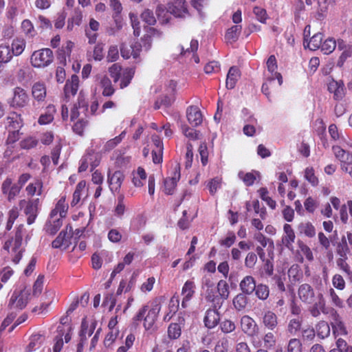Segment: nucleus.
I'll list each match as a JSON object with an SVG mask.
<instances>
[{"label": "nucleus", "mask_w": 352, "mask_h": 352, "mask_svg": "<svg viewBox=\"0 0 352 352\" xmlns=\"http://www.w3.org/2000/svg\"><path fill=\"white\" fill-rule=\"evenodd\" d=\"M344 83L342 81L337 82V86L336 87V89L334 90V98L336 100H341L345 93H344Z\"/></svg>", "instance_id": "obj_61"}, {"label": "nucleus", "mask_w": 352, "mask_h": 352, "mask_svg": "<svg viewBox=\"0 0 352 352\" xmlns=\"http://www.w3.org/2000/svg\"><path fill=\"white\" fill-rule=\"evenodd\" d=\"M221 179L218 177H215L211 179L208 184L210 193L212 195H214L217 189L221 187Z\"/></svg>", "instance_id": "obj_54"}, {"label": "nucleus", "mask_w": 352, "mask_h": 352, "mask_svg": "<svg viewBox=\"0 0 352 352\" xmlns=\"http://www.w3.org/2000/svg\"><path fill=\"white\" fill-rule=\"evenodd\" d=\"M12 52L8 45H0V63H8L12 57Z\"/></svg>", "instance_id": "obj_38"}, {"label": "nucleus", "mask_w": 352, "mask_h": 352, "mask_svg": "<svg viewBox=\"0 0 352 352\" xmlns=\"http://www.w3.org/2000/svg\"><path fill=\"white\" fill-rule=\"evenodd\" d=\"M38 144V140L33 137H28L20 142L21 148L30 149L35 147Z\"/></svg>", "instance_id": "obj_51"}, {"label": "nucleus", "mask_w": 352, "mask_h": 352, "mask_svg": "<svg viewBox=\"0 0 352 352\" xmlns=\"http://www.w3.org/2000/svg\"><path fill=\"white\" fill-rule=\"evenodd\" d=\"M124 179V175L120 170H116L113 174L108 173V183L112 192H120L122 184Z\"/></svg>", "instance_id": "obj_9"}, {"label": "nucleus", "mask_w": 352, "mask_h": 352, "mask_svg": "<svg viewBox=\"0 0 352 352\" xmlns=\"http://www.w3.org/2000/svg\"><path fill=\"white\" fill-rule=\"evenodd\" d=\"M346 259L347 257L339 258L337 260V265L345 273L346 278L352 280V272L350 270L349 265L346 262Z\"/></svg>", "instance_id": "obj_40"}, {"label": "nucleus", "mask_w": 352, "mask_h": 352, "mask_svg": "<svg viewBox=\"0 0 352 352\" xmlns=\"http://www.w3.org/2000/svg\"><path fill=\"white\" fill-rule=\"evenodd\" d=\"M32 96L37 101H43L46 97V88L44 84L37 82L32 87Z\"/></svg>", "instance_id": "obj_25"}, {"label": "nucleus", "mask_w": 352, "mask_h": 352, "mask_svg": "<svg viewBox=\"0 0 352 352\" xmlns=\"http://www.w3.org/2000/svg\"><path fill=\"white\" fill-rule=\"evenodd\" d=\"M28 102L29 96L26 91L21 87H16L14 89L10 105L15 108H22L26 106Z\"/></svg>", "instance_id": "obj_6"}, {"label": "nucleus", "mask_w": 352, "mask_h": 352, "mask_svg": "<svg viewBox=\"0 0 352 352\" xmlns=\"http://www.w3.org/2000/svg\"><path fill=\"white\" fill-rule=\"evenodd\" d=\"M146 32H147V34L144 35V36L141 39V41H142L141 44L145 51H148L151 47V44H152L151 36L154 35L155 33H158V31L153 28H149L148 29V30H146Z\"/></svg>", "instance_id": "obj_30"}, {"label": "nucleus", "mask_w": 352, "mask_h": 352, "mask_svg": "<svg viewBox=\"0 0 352 352\" xmlns=\"http://www.w3.org/2000/svg\"><path fill=\"white\" fill-rule=\"evenodd\" d=\"M256 297L262 300H266L270 295V289L267 285L264 284H258L254 290Z\"/></svg>", "instance_id": "obj_35"}, {"label": "nucleus", "mask_w": 352, "mask_h": 352, "mask_svg": "<svg viewBox=\"0 0 352 352\" xmlns=\"http://www.w3.org/2000/svg\"><path fill=\"white\" fill-rule=\"evenodd\" d=\"M241 25H235L232 26L226 33V40L230 43L236 41L241 34Z\"/></svg>", "instance_id": "obj_27"}, {"label": "nucleus", "mask_w": 352, "mask_h": 352, "mask_svg": "<svg viewBox=\"0 0 352 352\" xmlns=\"http://www.w3.org/2000/svg\"><path fill=\"white\" fill-rule=\"evenodd\" d=\"M168 12L177 18H184L188 14L186 3L185 0H174L168 4Z\"/></svg>", "instance_id": "obj_7"}, {"label": "nucleus", "mask_w": 352, "mask_h": 352, "mask_svg": "<svg viewBox=\"0 0 352 352\" xmlns=\"http://www.w3.org/2000/svg\"><path fill=\"white\" fill-rule=\"evenodd\" d=\"M238 177L241 180H243V182L245 183V184L247 186H250L253 185V184L254 183V181L256 180V177L252 173H245L243 171H240L238 173Z\"/></svg>", "instance_id": "obj_44"}, {"label": "nucleus", "mask_w": 352, "mask_h": 352, "mask_svg": "<svg viewBox=\"0 0 352 352\" xmlns=\"http://www.w3.org/2000/svg\"><path fill=\"white\" fill-rule=\"evenodd\" d=\"M239 76H240L239 69L235 66L231 67L230 68L228 75H227V78H226V87L230 89H233L234 87L236 82L238 78H239Z\"/></svg>", "instance_id": "obj_20"}, {"label": "nucleus", "mask_w": 352, "mask_h": 352, "mask_svg": "<svg viewBox=\"0 0 352 352\" xmlns=\"http://www.w3.org/2000/svg\"><path fill=\"white\" fill-rule=\"evenodd\" d=\"M316 331L317 336L321 339L327 338L331 332L329 324L324 320L320 321L316 325Z\"/></svg>", "instance_id": "obj_26"}, {"label": "nucleus", "mask_w": 352, "mask_h": 352, "mask_svg": "<svg viewBox=\"0 0 352 352\" xmlns=\"http://www.w3.org/2000/svg\"><path fill=\"white\" fill-rule=\"evenodd\" d=\"M236 328L234 322L230 320H225L221 323V329L223 333H228L234 331Z\"/></svg>", "instance_id": "obj_62"}, {"label": "nucleus", "mask_w": 352, "mask_h": 352, "mask_svg": "<svg viewBox=\"0 0 352 352\" xmlns=\"http://www.w3.org/2000/svg\"><path fill=\"white\" fill-rule=\"evenodd\" d=\"M330 324L335 336L346 335V328L338 312L332 309L330 311Z\"/></svg>", "instance_id": "obj_4"}, {"label": "nucleus", "mask_w": 352, "mask_h": 352, "mask_svg": "<svg viewBox=\"0 0 352 352\" xmlns=\"http://www.w3.org/2000/svg\"><path fill=\"white\" fill-rule=\"evenodd\" d=\"M121 67L118 64H113L109 69L111 77L113 79L114 82L118 81L120 76Z\"/></svg>", "instance_id": "obj_56"}, {"label": "nucleus", "mask_w": 352, "mask_h": 352, "mask_svg": "<svg viewBox=\"0 0 352 352\" xmlns=\"http://www.w3.org/2000/svg\"><path fill=\"white\" fill-rule=\"evenodd\" d=\"M253 12L260 22L263 23H265L267 15L265 9L256 6L254 8Z\"/></svg>", "instance_id": "obj_57"}, {"label": "nucleus", "mask_w": 352, "mask_h": 352, "mask_svg": "<svg viewBox=\"0 0 352 352\" xmlns=\"http://www.w3.org/2000/svg\"><path fill=\"white\" fill-rule=\"evenodd\" d=\"M87 120H85L83 119L78 120L72 127L74 132L79 135H82L84 129L87 126Z\"/></svg>", "instance_id": "obj_55"}, {"label": "nucleus", "mask_w": 352, "mask_h": 352, "mask_svg": "<svg viewBox=\"0 0 352 352\" xmlns=\"http://www.w3.org/2000/svg\"><path fill=\"white\" fill-rule=\"evenodd\" d=\"M79 87V78L77 75L73 74L70 79H68L64 87V93L66 98L70 96H75Z\"/></svg>", "instance_id": "obj_16"}, {"label": "nucleus", "mask_w": 352, "mask_h": 352, "mask_svg": "<svg viewBox=\"0 0 352 352\" xmlns=\"http://www.w3.org/2000/svg\"><path fill=\"white\" fill-rule=\"evenodd\" d=\"M168 335L171 339H177L181 335V327L177 323H172L168 328Z\"/></svg>", "instance_id": "obj_46"}, {"label": "nucleus", "mask_w": 352, "mask_h": 352, "mask_svg": "<svg viewBox=\"0 0 352 352\" xmlns=\"http://www.w3.org/2000/svg\"><path fill=\"white\" fill-rule=\"evenodd\" d=\"M288 276L292 282L299 281L302 278V273L298 264H294L289 267Z\"/></svg>", "instance_id": "obj_32"}, {"label": "nucleus", "mask_w": 352, "mask_h": 352, "mask_svg": "<svg viewBox=\"0 0 352 352\" xmlns=\"http://www.w3.org/2000/svg\"><path fill=\"white\" fill-rule=\"evenodd\" d=\"M21 28L23 31L27 35H30L31 36H34V26L32 22L28 19H25L21 23Z\"/></svg>", "instance_id": "obj_63"}, {"label": "nucleus", "mask_w": 352, "mask_h": 352, "mask_svg": "<svg viewBox=\"0 0 352 352\" xmlns=\"http://www.w3.org/2000/svg\"><path fill=\"white\" fill-rule=\"evenodd\" d=\"M66 231L62 230L58 236L52 241V246L53 248H60L63 242L66 241Z\"/></svg>", "instance_id": "obj_59"}, {"label": "nucleus", "mask_w": 352, "mask_h": 352, "mask_svg": "<svg viewBox=\"0 0 352 352\" xmlns=\"http://www.w3.org/2000/svg\"><path fill=\"white\" fill-rule=\"evenodd\" d=\"M218 295L221 298L223 302L227 300L230 295L229 286L224 280H220L217 286Z\"/></svg>", "instance_id": "obj_31"}, {"label": "nucleus", "mask_w": 352, "mask_h": 352, "mask_svg": "<svg viewBox=\"0 0 352 352\" xmlns=\"http://www.w3.org/2000/svg\"><path fill=\"white\" fill-rule=\"evenodd\" d=\"M30 177L31 175L29 173H23L19 177L16 183H13L11 177H6L1 185L2 193L7 196L9 201H11L20 193L21 188Z\"/></svg>", "instance_id": "obj_1"}, {"label": "nucleus", "mask_w": 352, "mask_h": 352, "mask_svg": "<svg viewBox=\"0 0 352 352\" xmlns=\"http://www.w3.org/2000/svg\"><path fill=\"white\" fill-rule=\"evenodd\" d=\"M301 327V321L298 318H294L289 320L287 331L291 335H296L300 330Z\"/></svg>", "instance_id": "obj_45"}, {"label": "nucleus", "mask_w": 352, "mask_h": 352, "mask_svg": "<svg viewBox=\"0 0 352 352\" xmlns=\"http://www.w3.org/2000/svg\"><path fill=\"white\" fill-rule=\"evenodd\" d=\"M54 59L53 52L49 48L35 51L30 58L31 63L34 67H44L50 65Z\"/></svg>", "instance_id": "obj_2"}, {"label": "nucleus", "mask_w": 352, "mask_h": 352, "mask_svg": "<svg viewBox=\"0 0 352 352\" xmlns=\"http://www.w3.org/2000/svg\"><path fill=\"white\" fill-rule=\"evenodd\" d=\"M336 252L340 256V258L347 257V254H350V250L344 236H342L341 241L337 243Z\"/></svg>", "instance_id": "obj_33"}, {"label": "nucleus", "mask_w": 352, "mask_h": 352, "mask_svg": "<svg viewBox=\"0 0 352 352\" xmlns=\"http://www.w3.org/2000/svg\"><path fill=\"white\" fill-rule=\"evenodd\" d=\"M140 16L142 20L146 23H147L148 25H154L156 23V19L153 14V12L152 10L149 9H146L141 14Z\"/></svg>", "instance_id": "obj_43"}, {"label": "nucleus", "mask_w": 352, "mask_h": 352, "mask_svg": "<svg viewBox=\"0 0 352 352\" xmlns=\"http://www.w3.org/2000/svg\"><path fill=\"white\" fill-rule=\"evenodd\" d=\"M25 232V229L23 224L19 225L16 230L14 236L13 237L14 244L12 250L14 252H16L22 245V241L23 235Z\"/></svg>", "instance_id": "obj_24"}, {"label": "nucleus", "mask_w": 352, "mask_h": 352, "mask_svg": "<svg viewBox=\"0 0 352 352\" xmlns=\"http://www.w3.org/2000/svg\"><path fill=\"white\" fill-rule=\"evenodd\" d=\"M263 324L268 329L273 331L278 325L276 315L272 311H267L263 316Z\"/></svg>", "instance_id": "obj_18"}, {"label": "nucleus", "mask_w": 352, "mask_h": 352, "mask_svg": "<svg viewBox=\"0 0 352 352\" xmlns=\"http://www.w3.org/2000/svg\"><path fill=\"white\" fill-rule=\"evenodd\" d=\"M161 306L160 304H155L153 307L148 311L147 315L144 318V327L146 330L151 329L158 316L160 311Z\"/></svg>", "instance_id": "obj_14"}, {"label": "nucleus", "mask_w": 352, "mask_h": 352, "mask_svg": "<svg viewBox=\"0 0 352 352\" xmlns=\"http://www.w3.org/2000/svg\"><path fill=\"white\" fill-rule=\"evenodd\" d=\"M124 135H125V131H123L118 136H116V138L109 140L104 146L105 150L110 151V150L113 149L122 141V140L124 138Z\"/></svg>", "instance_id": "obj_48"}, {"label": "nucleus", "mask_w": 352, "mask_h": 352, "mask_svg": "<svg viewBox=\"0 0 352 352\" xmlns=\"http://www.w3.org/2000/svg\"><path fill=\"white\" fill-rule=\"evenodd\" d=\"M7 119L8 120L10 130L19 131L23 125V119L21 118V115L15 112L11 113Z\"/></svg>", "instance_id": "obj_23"}, {"label": "nucleus", "mask_w": 352, "mask_h": 352, "mask_svg": "<svg viewBox=\"0 0 352 352\" xmlns=\"http://www.w3.org/2000/svg\"><path fill=\"white\" fill-rule=\"evenodd\" d=\"M205 298L207 301L212 302V306L214 309H220L223 305V300H221V298L216 294L214 288L206 289Z\"/></svg>", "instance_id": "obj_19"}, {"label": "nucleus", "mask_w": 352, "mask_h": 352, "mask_svg": "<svg viewBox=\"0 0 352 352\" xmlns=\"http://www.w3.org/2000/svg\"><path fill=\"white\" fill-rule=\"evenodd\" d=\"M352 55V46L346 47V49L342 52L341 54L338 63L337 65L340 67H342L344 65V63L345 60Z\"/></svg>", "instance_id": "obj_52"}, {"label": "nucleus", "mask_w": 352, "mask_h": 352, "mask_svg": "<svg viewBox=\"0 0 352 352\" xmlns=\"http://www.w3.org/2000/svg\"><path fill=\"white\" fill-rule=\"evenodd\" d=\"M118 203L114 210L115 215L118 217H122L125 211L126 206L124 203V195L122 193H120L118 196Z\"/></svg>", "instance_id": "obj_39"}, {"label": "nucleus", "mask_w": 352, "mask_h": 352, "mask_svg": "<svg viewBox=\"0 0 352 352\" xmlns=\"http://www.w3.org/2000/svg\"><path fill=\"white\" fill-rule=\"evenodd\" d=\"M62 225L63 221L59 218L54 220L53 222H47L44 229L47 234L54 235L58 231Z\"/></svg>", "instance_id": "obj_29"}, {"label": "nucleus", "mask_w": 352, "mask_h": 352, "mask_svg": "<svg viewBox=\"0 0 352 352\" xmlns=\"http://www.w3.org/2000/svg\"><path fill=\"white\" fill-rule=\"evenodd\" d=\"M336 47V41L333 38H329L321 45V50L325 54H329L334 51Z\"/></svg>", "instance_id": "obj_36"}, {"label": "nucleus", "mask_w": 352, "mask_h": 352, "mask_svg": "<svg viewBox=\"0 0 352 352\" xmlns=\"http://www.w3.org/2000/svg\"><path fill=\"white\" fill-rule=\"evenodd\" d=\"M260 197L272 208L275 209L276 203L271 197L267 196L268 190L266 188H261L258 190Z\"/></svg>", "instance_id": "obj_41"}, {"label": "nucleus", "mask_w": 352, "mask_h": 352, "mask_svg": "<svg viewBox=\"0 0 352 352\" xmlns=\"http://www.w3.org/2000/svg\"><path fill=\"white\" fill-rule=\"evenodd\" d=\"M322 40L323 34L318 32L310 38L307 46L311 50H318L321 47Z\"/></svg>", "instance_id": "obj_34"}, {"label": "nucleus", "mask_w": 352, "mask_h": 352, "mask_svg": "<svg viewBox=\"0 0 352 352\" xmlns=\"http://www.w3.org/2000/svg\"><path fill=\"white\" fill-rule=\"evenodd\" d=\"M195 284L191 280H187L183 288H182V294L184 297V300H189L195 293Z\"/></svg>", "instance_id": "obj_37"}, {"label": "nucleus", "mask_w": 352, "mask_h": 352, "mask_svg": "<svg viewBox=\"0 0 352 352\" xmlns=\"http://www.w3.org/2000/svg\"><path fill=\"white\" fill-rule=\"evenodd\" d=\"M100 85L103 89L102 95L104 96H111L114 94L115 89L112 87L111 80L106 76L101 78Z\"/></svg>", "instance_id": "obj_28"}, {"label": "nucleus", "mask_w": 352, "mask_h": 352, "mask_svg": "<svg viewBox=\"0 0 352 352\" xmlns=\"http://www.w3.org/2000/svg\"><path fill=\"white\" fill-rule=\"evenodd\" d=\"M264 347L266 349H270L275 346L276 338L272 332L267 333L263 338Z\"/></svg>", "instance_id": "obj_53"}, {"label": "nucleus", "mask_w": 352, "mask_h": 352, "mask_svg": "<svg viewBox=\"0 0 352 352\" xmlns=\"http://www.w3.org/2000/svg\"><path fill=\"white\" fill-rule=\"evenodd\" d=\"M30 289L25 287L19 292L14 291L10 299L8 307L10 309L16 308L19 310L23 309L30 300Z\"/></svg>", "instance_id": "obj_3"}, {"label": "nucleus", "mask_w": 352, "mask_h": 352, "mask_svg": "<svg viewBox=\"0 0 352 352\" xmlns=\"http://www.w3.org/2000/svg\"><path fill=\"white\" fill-rule=\"evenodd\" d=\"M241 293L251 295L256 289V280L252 276H246L239 284Z\"/></svg>", "instance_id": "obj_17"}, {"label": "nucleus", "mask_w": 352, "mask_h": 352, "mask_svg": "<svg viewBox=\"0 0 352 352\" xmlns=\"http://www.w3.org/2000/svg\"><path fill=\"white\" fill-rule=\"evenodd\" d=\"M39 204L38 199L30 200L24 210L25 214L28 216L27 223L29 225L33 223L36 219Z\"/></svg>", "instance_id": "obj_12"}, {"label": "nucleus", "mask_w": 352, "mask_h": 352, "mask_svg": "<svg viewBox=\"0 0 352 352\" xmlns=\"http://www.w3.org/2000/svg\"><path fill=\"white\" fill-rule=\"evenodd\" d=\"M180 178V165L177 164L174 168L173 176L170 178L164 179V192L167 195L173 194L174 189L177 185V182Z\"/></svg>", "instance_id": "obj_11"}, {"label": "nucleus", "mask_w": 352, "mask_h": 352, "mask_svg": "<svg viewBox=\"0 0 352 352\" xmlns=\"http://www.w3.org/2000/svg\"><path fill=\"white\" fill-rule=\"evenodd\" d=\"M186 117L188 122L192 126H197L202 122V114L196 106H190L186 109Z\"/></svg>", "instance_id": "obj_13"}, {"label": "nucleus", "mask_w": 352, "mask_h": 352, "mask_svg": "<svg viewBox=\"0 0 352 352\" xmlns=\"http://www.w3.org/2000/svg\"><path fill=\"white\" fill-rule=\"evenodd\" d=\"M298 230L300 234L312 238L316 236V229L310 222H302L298 226Z\"/></svg>", "instance_id": "obj_21"}, {"label": "nucleus", "mask_w": 352, "mask_h": 352, "mask_svg": "<svg viewBox=\"0 0 352 352\" xmlns=\"http://www.w3.org/2000/svg\"><path fill=\"white\" fill-rule=\"evenodd\" d=\"M337 349L336 350H339L340 352H352V346H349L346 342L342 339L339 338L336 342Z\"/></svg>", "instance_id": "obj_64"}, {"label": "nucleus", "mask_w": 352, "mask_h": 352, "mask_svg": "<svg viewBox=\"0 0 352 352\" xmlns=\"http://www.w3.org/2000/svg\"><path fill=\"white\" fill-rule=\"evenodd\" d=\"M318 300L314 302L312 306L309 308V311L311 315L317 318L320 315V313L328 314L327 309L326 308L325 300L321 293L317 295Z\"/></svg>", "instance_id": "obj_10"}, {"label": "nucleus", "mask_w": 352, "mask_h": 352, "mask_svg": "<svg viewBox=\"0 0 352 352\" xmlns=\"http://www.w3.org/2000/svg\"><path fill=\"white\" fill-rule=\"evenodd\" d=\"M25 46V41L23 40H14L12 43V52L13 55L19 56L20 55L24 50Z\"/></svg>", "instance_id": "obj_42"}, {"label": "nucleus", "mask_w": 352, "mask_h": 352, "mask_svg": "<svg viewBox=\"0 0 352 352\" xmlns=\"http://www.w3.org/2000/svg\"><path fill=\"white\" fill-rule=\"evenodd\" d=\"M287 352H302V344L300 340L291 339L287 344Z\"/></svg>", "instance_id": "obj_47"}, {"label": "nucleus", "mask_w": 352, "mask_h": 352, "mask_svg": "<svg viewBox=\"0 0 352 352\" xmlns=\"http://www.w3.org/2000/svg\"><path fill=\"white\" fill-rule=\"evenodd\" d=\"M232 303L234 308L238 311H243L248 304V298L247 297V294L243 293L238 294L233 298Z\"/></svg>", "instance_id": "obj_22"}, {"label": "nucleus", "mask_w": 352, "mask_h": 352, "mask_svg": "<svg viewBox=\"0 0 352 352\" xmlns=\"http://www.w3.org/2000/svg\"><path fill=\"white\" fill-rule=\"evenodd\" d=\"M299 298L302 302L307 304H312L315 301V292L312 287L307 284H302L298 290Z\"/></svg>", "instance_id": "obj_8"}, {"label": "nucleus", "mask_w": 352, "mask_h": 352, "mask_svg": "<svg viewBox=\"0 0 352 352\" xmlns=\"http://www.w3.org/2000/svg\"><path fill=\"white\" fill-rule=\"evenodd\" d=\"M305 177L313 186H316L318 183V180L317 177L315 176L314 169L312 168H307L305 169Z\"/></svg>", "instance_id": "obj_60"}, {"label": "nucleus", "mask_w": 352, "mask_h": 352, "mask_svg": "<svg viewBox=\"0 0 352 352\" xmlns=\"http://www.w3.org/2000/svg\"><path fill=\"white\" fill-rule=\"evenodd\" d=\"M58 335L54 338L55 344L53 348L54 352H60L63 345V330H60V327H58Z\"/></svg>", "instance_id": "obj_49"}, {"label": "nucleus", "mask_w": 352, "mask_h": 352, "mask_svg": "<svg viewBox=\"0 0 352 352\" xmlns=\"http://www.w3.org/2000/svg\"><path fill=\"white\" fill-rule=\"evenodd\" d=\"M44 276L39 275L33 285V295L35 296L41 294L43 287Z\"/></svg>", "instance_id": "obj_50"}, {"label": "nucleus", "mask_w": 352, "mask_h": 352, "mask_svg": "<svg viewBox=\"0 0 352 352\" xmlns=\"http://www.w3.org/2000/svg\"><path fill=\"white\" fill-rule=\"evenodd\" d=\"M119 52L118 49L116 45H112L109 47L107 54V61L108 62H115L118 59Z\"/></svg>", "instance_id": "obj_58"}, {"label": "nucleus", "mask_w": 352, "mask_h": 352, "mask_svg": "<svg viewBox=\"0 0 352 352\" xmlns=\"http://www.w3.org/2000/svg\"><path fill=\"white\" fill-rule=\"evenodd\" d=\"M219 309H209L206 313L204 319L205 326L208 329H212L216 327L220 320V316L218 312Z\"/></svg>", "instance_id": "obj_15"}, {"label": "nucleus", "mask_w": 352, "mask_h": 352, "mask_svg": "<svg viewBox=\"0 0 352 352\" xmlns=\"http://www.w3.org/2000/svg\"><path fill=\"white\" fill-rule=\"evenodd\" d=\"M241 328L242 331L248 337L253 338L258 333V327L250 316L245 315L241 318Z\"/></svg>", "instance_id": "obj_5"}]
</instances>
